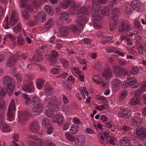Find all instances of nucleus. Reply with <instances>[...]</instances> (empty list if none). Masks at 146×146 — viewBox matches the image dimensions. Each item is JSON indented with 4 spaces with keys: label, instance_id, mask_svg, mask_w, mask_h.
Listing matches in <instances>:
<instances>
[{
    "label": "nucleus",
    "instance_id": "15",
    "mask_svg": "<svg viewBox=\"0 0 146 146\" xmlns=\"http://www.w3.org/2000/svg\"><path fill=\"white\" fill-rule=\"evenodd\" d=\"M43 106L42 104H39L35 105L33 108V111L35 115H38L42 111Z\"/></svg>",
    "mask_w": 146,
    "mask_h": 146
},
{
    "label": "nucleus",
    "instance_id": "50",
    "mask_svg": "<svg viewBox=\"0 0 146 146\" xmlns=\"http://www.w3.org/2000/svg\"><path fill=\"white\" fill-rule=\"evenodd\" d=\"M28 137L29 138L31 139L34 140L38 141V142L40 141V140H42L41 138L38 137L35 135H29Z\"/></svg>",
    "mask_w": 146,
    "mask_h": 146
},
{
    "label": "nucleus",
    "instance_id": "52",
    "mask_svg": "<svg viewBox=\"0 0 146 146\" xmlns=\"http://www.w3.org/2000/svg\"><path fill=\"white\" fill-rule=\"evenodd\" d=\"M63 86L66 89L68 90H70V86L66 81H63L62 83Z\"/></svg>",
    "mask_w": 146,
    "mask_h": 146
},
{
    "label": "nucleus",
    "instance_id": "28",
    "mask_svg": "<svg viewBox=\"0 0 146 146\" xmlns=\"http://www.w3.org/2000/svg\"><path fill=\"white\" fill-rule=\"evenodd\" d=\"M28 143L30 146H45V143L42 140H40L37 143L31 141L29 142Z\"/></svg>",
    "mask_w": 146,
    "mask_h": 146
},
{
    "label": "nucleus",
    "instance_id": "41",
    "mask_svg": "<svg viewBox=\"0 0 146 146\" xmlns=\"http://www.w3.org/2000/svg\"><path fill=\"white\" fill-rule=\"evenodd\" d=\"M60 62L62 64L64 68H67L69 67V63L65 59H62L60 60Z\"/></svg>",
    "mask_w": 146,
    "mask_h": 146
},
{
    "label": "nucleus",
    "instance_id": "20",
    "mask_svg": "<svg viewBox=\"0 0 146 146\" xmlns=\"http://www.w3.org/2000/svg\"><path fill=\"white\" fill-rule=\"evenodd\" d=\"M34 89V85L32 82L29 84H26L23 87L24 91L28 92H31Z\"/></svg>",
    "mask_w": 146,
    "mask_h": 146
},
{
    "label": "nucleus",
    "instance_id": "5",
    "mask_svg": "<svg viewBox=\"0 0 146 146\" xmlns=\"http://www.w3.org/2000/svg\"><path fill=\"white\" fill-rule=\"evenodd\" d=\"M56 101L55 97L53 96L50 97H48V96L45 99V102L48 103L47 107L48 108L52 109L55 111H57L58 110L59 107L58 105L53 103Z\"/></svg>",
    "mask_w": 146,
    "mask_h": 146
},
{
    "label": "nucleus",
    "instance_id": "21",
    "mask_svg": "<svg viewBox=\"0 0 146 146\" xmlns=\"http://www.w3.org/2000/svg\"><path fill=\"white\" fill-rule=\"evenodd\" d=\"M42 123V125L45 129H49L52 127L50 121L47 118L43 119Z\"/></svg>",
    "mask_w": 146,
    "mask_h": 146
},
{
    "label": "nucleus",
    "instance_id": "58",
    "mask_svg": "<svg viewBox=\"0 0 146 146\" xmlns=\"http://www.w3.org/2000/svg\"><path fill=\"white\" fill-rule=\"evenodd\" d=\"M22 96L25 100V103L28 104L31 102V100L30 98L28 97L27 95L25 94H23Z\"/></svg>",
    "mask_w": 146,
    "mask_h": 146
},
{
    "label": "nucleus",
    "instance_id": "30",
    "mask_svg": "<svg viewBox=\"0 0 146 146\" xmlns=\"http://www.w3.org/2000/svg\"><path fill=\"white\" fill-rule=\"evenodd\" d=\"M92 5L95 12H97L99 10L100 7L97 0H93Z\"/></svg>",
    "mask_w": 146,
    "mask_h": 146
},
{
    "label": "nucleus",
    "instance_id": "45",
    "mask_svg": "<svg viewBox=\"0 0 146 146\" xmlns=\"http://www.w3.org/2000/svg\"><path fill=\"white\" fill-rule=\"evenodd\" d=\"M23 5H25L26 7V8H24L27 9L30 12H33V8L30 5L27 4L25 2H24L23 3Z\"/></svg>",
    "mask_w": 146,
    "mask_h": 146
},
{
    "label": "nucleus",
    "instance_id": "62",
    "mask_svg": "<svg viewBox=\"0 0 146 146\" xmlns=\"http://www.w3.org/2000/svg\"><path fill=\"white\" fill-rule=\"evenodd\" d=\"M121 39L122 41L123 40H126L128 42V44H130V45H131L132 44V43L130 42V39L129 38H127L126 36H121Z\"/></svg>",
    "mask_w": 146,
    "mask_h": 146
},
{
    "label": "nucleus",
    "instance_id": "53",
    "mask_svg": "<svg viewBox=\"0 0 146 146\" xmlns=\"http://www.w3.org/2000/svg\"><path fill=\"white\" fill-rule=\"evenodd\" d=\"M7 90V88L6 89L5 88V87H3L2 88L0 92V97H2L5 96L6 95V92H8Z\"/></svg>",
    "mask_w": 146,
    "mask_h": 146
},
{
    "label": "nucleus",
    "instance_id": "31",
    "mask_svg": "<svg viewBox=\"0 0 146 146\" xmlns=\"http://www.w3.org/2000/svg\"><path fill=\"white\" fill-rule=\"evenodd\" d=\"M18 118L21 125H24L27 121V119L25 118V115H22L21 113L19 114Z\"/></svg>",
    "mask_w": 146,
    "mask_h": 146
},
{
    "label": "nucleus",
    "instance_id": "48",
    "mask_svg": "<svg viewBox=\"0 0 146 146\" xmlns=\"http://www.w3.org/2000/svg\"><path fill=\"white\" fill-rule=\"evenodd\" d=\"M108 108L107 106L105 105H99L97 106L96 107V109L99 111L102 110L106 109Z\"/></svg>",
    "mask_w": 146,
    "mask_h": 146
},
{
    "label": "nucleus",
    "instance_id": "61",
    "mask_svg": "<svg viewBox=\"0 0 146 146\" xmlns=\"http://www.w3.org/2000/svg\"><path fill=\"white\" fill-rule=\"evenodd\" d=\"M23 16L25 19H28L29 17V15L26 10H24L22 12Z\"/></svg>",
    "mask_w": 146,
    "mask_h": 146
},
{
    "label": "nucleus",
    "instance_id": "22",
    "mask_svg": "<svg viewBox=\"0 0 146 146\" xmlns=\"http://www.w3.org/2000/svg\"><path fill=\"white\" fill-rule=\"evenodd\" d=\"M129 81V84L130 87L132 88H137L138 85L137 84L136 79L134 78H129L128 79Z\"/></svg>",
    "mask_w": 146,
    "mask_h": 146
},
{
    "label": "nucleus",
    "instance_id": "27",
    "mask_svg": "<svg viewBox=\"0 0 146 146\" xmlns=\"http://www.w3.org/2000/svg\"><path fill=\"white\" fill-rule=\"evenodd\" d=\"M92 79L94 82L97 84H100L103 81L101 77L96 75H93L92 77Z\"/></svg>",
    "mask_w": 146,
    "mask_h": 146
},
{
    "label": "nucleus",
    "instance_id": "34",
    "mask_svg": "<svg viewBox=\"0 0 146 146\" xmlns=\"http://www.w3.org/2000/svg\"><path fill=\"white\" fill-rule=\"evenodd\" d=\"M36 83L37 88L38 89H40L43 86L44 82L43 80L39 79L36 80Z\"/></svg>",
    "mask_w": 146,
    "mask_h": 146
},
{
    "label": "nucleus",
    "instance_id": "2",
    "mask_svg": "<svg viewBox=\"0 0 146 146\" xmlns=\"http://www.w3.org/2000/svg\"><path fill=\"white\" fill-rule=\"evenodd\" d=\"M2 81L4 84L7 85L8 94L9 96L11 95L13 92L15 86V82L8 76H4L3 78Z\"/></svg>",
    "mask_w": 146,
    "mask_h": 146
},
{
    "label": "nucleus",
    "instance_id": "4",
    "mask_svg": "<svg viewBox=\"0 0 146 146\" xmlns=\"http://www.w3.org/2000/svg\"><path fill=\"white\" fill-rule=\"evenodd\" d=\"M119 11L117 9L114 8L112 11L113 18L111 19L110 23L109 24L110 30L112 31L115 28L117 22Z\"/></svg>",
    "mask_w": 146,
    "mask_h": 146
},
{
    "label": "nucleus",
    "instance_id": "29",
    "mask_svg": "<svg viewBox=\"0 0 146 146\" xmlns=\"http://www.w3.org/2000/svg\"><path fill=\"white\" fill-rule=\"evenodd\" d=\"M46 13L42 11H40L38 13V17L39 20L41 22H44L46 20Z\"/></svg>",
    "mask_w": 146,
    "mask_h": 146
},
{
    "label": "nucleus",
    "instance_id": "42",
    "mask_svg": "<svg viewBox=\"0 0 146 146\" xmlns=\"http://www.w3.org/2000/svg\"><path fill=\"white\" fill-rule=\"evenodd\" d=\"M54 24V21L52 19H50L45 25L46 28H48L52 26Z\"/></svg>",
    "mask_w": 146,
    "mask_h": 146
},
{
    "label": "nucleus",
    "instance_id": "35",
    "mask_svg": "<svg viewBox=\"0 0 146 146\" xmlns=\"http://www.w3.org/2000/svg\"><path fill=\"white\" fill-rule=\"evenodd\" d=\"M79 127L77 125H72L70 128V131L71 134H76L79 129Z\"/></svg>",
    "mask_w": 146,
    "mask_h": 146
},
{
    "label": "nucleus",
    "instance_id": "19",
    "mask_svg": "<svg viewBox=\"0 0 146 146\" xmlns=\"http://www.w3.org/2000/svg\"><path fill=\"white\" fill-rule=\"evenodd\" d=\"M111 84L113 88L118 90L121 85L122 82L119 80L114 79L112 81Z\"/></svg>",
    "mask_w": 146,
    "mask_h": 146
},
{
    "label": "nucleus",
    "instance_id": "55",
    "mask_svg": "<svg viewBox=\"0 0 146 146\" xmlns=\"http://www.w3.org/2000/svg\"><path fill=\"white\" fill-rule=\"evenodd\" d=\"M70 125V122L68 121L67 122L66 121L64 123L62 127L63 130H67L69 128Z\"/></svg>",
    "mask_w": 146,
    "mask_h": 146
},
{
    "label": "nucleus",
    "instance_id": "64",
    "mask_svg": "<svg viewBox=\"0 0 146 146\" xmlns=\"http://www.w3.org/2000/svg\"><path fill=\"white\" fill-rule=\"evenodd\" d=\"M37 57L35 56V58H34V60L36 61H38L42 59V56L40 54H37L36 56Z\"/></svg>",
    "mask_w": 146,
    "mask_h": 146
},
{
    "label": "nucleus",
    "instance_id": "17",
    "mask_svg": "<svg viewBox=\"0 0 146 146\" xmlns=\"http://www.w3.org/2000/svg\"><path fill=\"white\" fill-rule=\"evenodd\" d=\"M102 76L107 79H109L113 76L111 69L110 68L105 69L102 74Z\"/></svg>",
    "mask_w": 146,
    "mask_h": 146
},
{
    "label": "nucleus",
    "instance_id": "26",
    "mask_svg": "<svg viewBox=\"0 0 146 146\" xmlns=\"http://www.w3.org/2000/svg\"><path fill=\"white\" fill-rule=\"evenodd\" d=\"M44 8L48 13L50 15H53L54 13V11L53 7L49 5H45Z\"/></svg>",
    "mask_w": 146,
    "mask_h": 146
},
{
    "label": "nucleus",
    "instance_id": "36",
    "mask_svg": "<svg viewBox=\"0 0 146 146\" xmlns=\"http://www.w3.org/2000/svg\"><path fill=\"white\" fill-rule=\"evenodd\" d=\"M69 17L68 14L66 11H63L61 12L60 16V19L62 20H64L68 19Z\"/></svg>",
    "mask_w": 146,
    "mask_h": 146
},
{
    "label": "nucleus",
    "instance_id": "37",
    "mask_svg": "<svg viewBox=\"0 0 146 146\" xmlns=\"http://www.w3.org/2000/svg\"><path fill=\"white\" fill-rule=\"evenodd\" d=\"M25 40L23 36L21 35H19L18 37L17 42L18 44L19 45H22L24 43Z\"/></svg>",
    "mask_w": 146,
    "mask_h": 146
},
{
    "label": "nucleus",
    "instance_id": "24",
    "mask_svg": "<svg viewBox=\"0 0 146 146\" xmlns=\"http://www.w3.org/2000/svg\"><path fill=\"white\" fill-rule=\"evenodd\" d=\"M113 71L114 74L117 77H119L121 75V67L118 66H114L113 68Z\"/></svg>",
    "mask_w": 146,
    "mask_h": 146
},
{
    "label": "nucleus",
    "instance_id": "9",
    "mask_svg": "<svg viewBox=\"0 0 146 146\" xmlns=\"http://www.w3.org/2000/svg\"><path fill=\"white\" fill-rule=\"evenodd\" d=\"M132 7L139 12H141L144 9L142 4L138 0H134L131 3Z\"/></svg>",
    "mask_w": 146,
    "mask_h": 146
},
{
    "label": "nucleus",
    "instance_id": "8",
    "mask_svg": "<svg viewBox=\"0 0 146 146\" xmlns=\"http://www.w3.org/2000/svg\"><path fill=\"white\" fill-rule=\"evenodd\" d=\"M136 133L137 137L140 140L144 141L146 139V130L143 127L137 129Z\"/></svg>",
    "mask_w": 146,
    "mask_h": 146
},
{
    "label": "nucleus",
    "instance_id": "47",
    "mask_svg": "<svg viewBox=\"0 0 146 146\" xmlns=\"http://www.w3.org/2000/svg\"><path fill=\"white\" fill-rule=\"evenodd\" d=\"M61 4H62V7L64 8H66L68 6L70 5V2L68 0H65L63 1H62V3H60V5H61Z\"/></svg>",
    "mask_w": 146,
    "mask_h": 146
},
{
    "label": "nucleus",
    "instance_id": "44",
    "mask_svg": "<svg viewBox=\"0 0 146 146\" xmlns=\"http://www.w3.org/2000/svg\"><path fill=\"white\" fill-rule=\"evenodd\" d=\"M95 17V16H94L92 17V19L94 21L93 22V24L94 26L95 27V28H100L102 27V26L100 25V23L98 21H97V23H96L95 22V19H94Z\"/></svg>",
    "mask_w": 146,
    "mask_h": 146
},
{
    "label": "nucleus",
    "instance_id": "39",
    "mask_svg": "<svg viewBox=\"0 0 146 146\" xmlns=\"http://www.w3.org/2000/svg\"><path fill=\"white\" fill-rule=\"evenodd\" d=\"M127 93L126 91L123 90L121 92V96L119 99L120 101H122L124 100L127 95Z\"/></svg>",
    "mask_w": 146,
    "mask_h": 146
},
{
    "label": "nucleus",
    "instance_id": "6",
    "mask_svg": "<svg viewBox=\"0 0 146 146\" xmlns=\"http://www.w3.org/2000/svg\"><path fill=\"white\" fill-rule=\"evenodd\" d=\"M133 29L132 23L129 21L125 23H122L119 26L118 31L120 33H126L127 31L132 30Z\"/></svg>",
    "mask_w": 146,
    "mask_h": 146
},
{
    "label": "nucleus",
    "instance_id": "33",
    "mask_svg": "<svg viewBox=\"0 0 146 146\" xmlns=\"http://www.w3.org/2000/svg\"><path fill=\"white\" fill-rule=\"evenodd\" d=\"M64 135L67 140L71 142L74 141L75 139V137L72 136L68 132H65L64 133Z\"/></svg>",
    "mask_w": 146,
    "mask_h": 146
},
{
    "label": "nucleus",
    "instance_id": "54",
    "mask_svg": "<svg viewBox=\"0 0 146 146\" xmlns=\"http://www.w3.org/2000/svg\"><path fill=\"white\" fill-rule=\"evenodd\" d=\"M144 92L142 89V88H141L139 89L136 90L134 93V94L135 96H137L138 95L142 94V93Z\"/></svg>",
    "mask_w": 146,
    "mask_h": 146
},
{
    "label": "nucleus",
    "instance_id": "1",
    "mask_svg": "<svg viewBox=\"0 0 146 146\" xmlns=\"http://www.w3.org/2000/svg\"><path fill=\"white\" fill-rule=\"evenodd\" d=\"M82 29L83 28L82 27H77V25L72 24L69 25L68 27H61L60 32L62 36L66 37L68 35L70 29L74 33H80Z\"/></svg>",
    "mask_w": 146,
    "mask_h": 146
},
{
    "label": "nucleus",
    "instance_id": "7",
    "mask_svg": "<svg viewBox=\"0 0 146 146\" xmlns=\"http://www.w3.org/2000/svg\"><path fill=\"white\" fill-rule=\"evenodd\" d=\"M15 101L14 100H12L11 101L7 112V119L10 121H13L15 119L13 113V111L15 109Z\"/></svg>",
    "mask_w": 146,
    "mask_h": 146
},
{
    "label": "nucleus",
    "instance_id": "10",
    "mask_svg": "<svg viewBox=\"0 0 146 146\" xmlns=\"http://www.w3.org/2000/svg\"><path fill=\"white\" fill-rule=\"evenodd\" d=\"M131 113V112L130 110L123 108H121L120 110L118 112V115L120 116L125 118H128Z\"/></svg>",
    "mask_w": 146,
    "mask_h": 146
},
{
    "label": "nucleus",
    "instance_id": "59",
    "mask_svg": "<svg viewBox=\"0 0 146 146\" xmlns=\"http://www.w3.org/2000/svg\"><path fill=\"white\" fill-rule=\"evenodd\" d=\"M137 117H133L131 120V123L132 125L134 126H137Z\"/></svg>",
    "mask_w": 146,
    "mask_h": 146
},
{
    "label": "nucleus",
    "instance_id": "18",
    "mask_svg": "<svg viewBox=\"0 0 146 146\" xmlns=\"http://www.w3.org/2000/svg\"><path fill=\"white\" fill-rule=\"evenodd\" d=\"M142 99L140 96H135L130 101L129 105L130 106H134L139 104Z\"/></svg>",
    "mask_w": 146,
    "mask_h": 146
},
{
    "label": "nucleus",
    "instance_id": "14",
    "mask_svg": "<svg viewBox=\"0 0 146 146\" xmlns=\"http://www.w3.org/2000/svg\"><path fill=\"white\" fill-rule=\"evenodd\" d=\"M19 20L18 14L15 12H13L10 19V23L12 26H14Z\"/></svg>",
    "mask_w": 146,
    "mask_h": 146
},
{
    "label": "nucleus",
    "instance_id": "57",
    "mask_svg": "<svg viewBox=\"0 0 146 146\" xmlns=\"http://www.w3.org/2000/svg\"><path fill=\"white\" fill-rule=\"evenodd\" d=\"M21 28V24L19 23L16 27H14L13 30L15 33H16Z\"/></svg>",
    "mask_w": 146,
    "mask_h": 146
},
{
    "label": "nucleus",
    "instance_id": "32",
    "mask_svg": "<svg viewBox=\"0 0 146 146\" xmlns=\"http://www.w3.org/2000/svg\"><path fill=\"white\" fill-rule=\"evenodd\" d=\"M79 89L81 95L83 97L84 99H85L86 98L84 94L85 93L86 95L87 96L89 95V93L86 90L85 87L80 86L79 87Z\"/></svg>",
    "mask_w": 146,
    "mask_h": 146
},
{
    "label": "nucleus",
    "instance_id": "40",
    "mask_svg": "<svg viewBox=\"0 0 146 146\" xmlns=\"http://www.w3.org/2000/svg\"><path fill=\"white\" fill-rule=\"evenodd\" d=\"M46 114L47 117L49 118L52 117L54 115L52 111L50 109H47L46 111Z\"/></svg>",
    "mask_w": 146,
    "mask_h": 146
},
{
    "label": "nucleus",
    "instance_id": "11",
    "mask_svg": "<svg viewBox=\"0 0 146 146\" xmlns=\"http://www.w3.org/2000/svg\"><path fill=\"white\" fill-rule=\"evenodd\" d=\"M74 141L76 145L78 146H82L85 143V137L84 135H80L77 136Z\"/></svg>",
    "mask_w": 146,
    "mask_h": 146
},
{
    "label": "nucleus",
    "instance_id": "25",
    "mask_svg": "<svg viewBox=\"0 0 146 146\" xmlns=\"http://www.w3.org/2000/svg\"><path fill=\"white\" fill-rule=\"evenodd\" d=\"M0 129L3 132H6L11 130V128L7 123H1L0 125Z\"/></svg>",
    "mask_w": 146,
    "mask_h": 146
},
{
    "label": "nucleus",
    "instance_id": "49",
    "mask_svg": "<svg viewBox=\"0 0 146 146\" xmlns=\"http://www.w3.org/2000/svg\"><path fill=\"white\" fill-rule=\"evenodd\" d=\"M46 95L48 96L51 95L53 94V90L50 88H48L45 90Z\"/></svg>",
    "mask_w": 146,
    "mask_h": 146
},
{
    "label": "nucleus",
    "instance_id": "51",
    "mask_svg": "<svg viewBox=\"0 0 146 146\" xmlns=\"http://www.w3.org/2000/svg\"><path fill=\"white\" fill-rule=\"evenodd\" d=\"M134 25L135 27L139 30H142V28L140 26V23L139 21L136 20L134 22Z\"/></svg>",
    "mask_w": 146,
    "mask_h": 146
},
{
    "label": "nucleus",
    "instance_id": "23",
    "mask_svg": "<svg viewBox=\"0 0 146 146\" xmlns=\"http://www.w3.org/2000/svg\"><path fill=\"white\" fill-rule=\"evenodd\" d=\"M120 142L122 146H130L131 145L130 140L127 137L122 138Z\"/></svg>",
    "mask_w": 146,
    "mask_h": 146
},
{
    "label": "nucleus",
    "instance_id": "3",
    "mask_svg": "<svg viewBox=\"0 0 146 146\" xmlns=\"http://www.w3.org/2000/svg\"><path fill=\"white\" fill-rule=\"evenodd\" d=\"M87 11L85 7H82L78 12L77 23L81 27L85 25L88 21L87 17L84 16L87 13Z\"/></svg>",
    "mask_w": 146,
    "mask_h": 146
},
{
    "label": "nucleus",
    "instance_id": "56",
    "mask_svg": "<svg viewBox=\"0 0 146 146\" xmlns=\"http://www.w3.org/2000/svg\"><path fill=\"white\" fill-rule=\"evenodd\" d=\"M106 127L108 128H111L113 127V130H112V131H114V129H115V125H113L111 123L109 122L106 123Z\"/></svg>",
    "mask_w": 146,
    "mask_h": 146
},
{
    "label": "nucleus",
    "instance_id": "12",
    "mask_svg": "<svg viewBox=\"0 0 146 146\" xmlns=\"http://www.w3.org/2000/svg\"><path fill=\"white\" fill-rule=\"evenodd\" d=\"M18 60L19 58L15 56H9L6 62L7 66L9 67H12Z\"/></svg>",
    "mask_w": 146,
    "mask_h": 146
},
{
    "label": "nucleus",
    "instance_id": "46",
    "mask_svg": "<svg viewBox=\"0 0 146 146\" xmlns=\"http://www.w3.org/2000/svg\"><path fill=\"white\" fill-rule=\"evenodd\" d=\"M133 11V8L130 5L127 6L125 8V12L126 14H129L131 11Z\"/></svg>",
    "mask_w": 146,
    "mask_h": 146
},
{
    "label": "nucleus",
    "instance_id": "38",
    "mask_svg": "<svg viewBox=\"0 0 146 146\" xmlns=\"http://www.w3.org/2000/svg\"><path fill=\"white\" fill-rule=\"evenodd\" d=\"M112 37L111 36L104 37L102 39L101 43H105L108 42H110L112 40Z\"/></svg>",
    "mask_w": 146,
    "mask_h": 146
},
{
    "label": "nucleus",
    "instance_id": "13",
    "mask_svg": "<svg viewBox=\"0 0 146 146\" xmlns=\"http://www.w3.org/2000/svg\"><path fill=\"white\" fill-rule=\"evenodd\" d=\"M52 121L57 123L59 126H61L63 123V119L61 115L58 114H56L53 117Z\"/></svg>",
    "mask_w": 146,
    "mask_h": 146
},
{
    "label": "nucleus",
    "instance_id": "16",
    "mask_svg": "<svg viewBox=\"0 0 146 146\" xmlns=\"http://www.w3.org/2000/svg\"><path fill=\"white\" fill-rule=\"evenodd\" d=\"M39 129L38 123L37 122L34 121L30 124L29 129L31 131L36 133L38 131Z\"/></svg>",
    "mask_w": 146,
    "mask_h": 146
},
{
    "label": "nucleus",
    "instance_id": "63",
    "mask_svg": "<svg viewBox=\"0 0 146 146\" xmlns=\"http://www.w3.org/2000/svg\"><path fill=\"white\" fill-rule=\"evenodd\" d=\"M137 117V126L140 125L143 122V119L140 117Z\"/></svg>",
    "mask_w": 146,
    "mask_h": 146
},
{
    "label": "nucleus",
    "instance_id": "43",
    "mask_svg": "<svg viewBox=\"0 0 146 146\" xmlns=\"http://www.w3.org/2000/svg\"><path fill=\"white\" fill-rule=\"evenodd\" d=\"M25 35L26 37V39L27 42L28 43L30 44L31 42V40L30 37L31 38H33L27 32L25 33Z\"/></svg>",
    "mask_w": 146,
    "mask_h": 146
},
{
    "label": "nucleus",
    "instance_id": "60",
    "mask_svg": "<svg viewBox=\"0 0 146 146\" xmlns=\"http://www.w3.org/2000/svg\"><path fill=\"white\" fill-rule=\"evenodd\" d=\"M131 71L132 74H136L138 73L139 69L137 67H134L133 68Z\"/></svg>",
    "mask_w": 146,
    "mask_h": 146
}]
</instances>
